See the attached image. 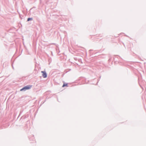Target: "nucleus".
Masks as SVG:
<instances>
[{"label":"nucleus","instance_id":"nucleus-2","mask_svg":"<svg viewBox=\"0 0 146 146\" xmlns=\"http://www.w3.org/2000/svg\"><path fill=\"white\" fill-rule=\"evenodd\" d=\"M41 72L42 73V76L44 78H46L47 77V75L46 72L45 71H41Z\"/></svg>","mask_w":146,"mask_h":146},{"label":"nucleus","instance_id":"nucleus-1","mask_svg":"<svg viewBox=\"0 0 146 146\" xmlns=\"http://www.w3.org/2000/svg\"><path fill=\"white\" fill-rule=\"evenodd\" d=\"M32 86H27L24 87V88L21 89L20 90V91H22L23 90L25 91L26 90L29 89Z\"/></svg>","mask_w":146,"mask_h":146},{"label":"nucleus","instance_id":"nucleus-3","mask_svg":"<svg viewBox=\"0 0 146 146\" xmlns=\"http://www.w3.org/2000/svg\"><path fill=\"white\" fill-rule=\"evenodd\" d=\"M67 86V84H64L62 86V87H64V86Z\"/></svg>","mask_w":146,"mask_h":146},{"label":"nucleus","instance_id":"nucleus-4","mask_svg":"<svg viewBox=\"0 0 146 146\" xmlns=\"http://www.w3.org/2000/svg\"><path fill=\"white\" fill-rule=\"evenodd\" d=\"M32 20V18H28L27 19V21H29L31 20Z\"/></svg>","mask_w":146,"mask_h":146}]
</instances>
